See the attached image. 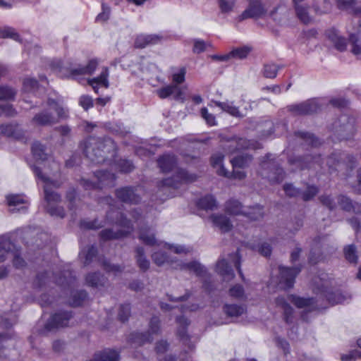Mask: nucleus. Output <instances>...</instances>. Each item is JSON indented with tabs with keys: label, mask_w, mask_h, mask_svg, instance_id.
Masks as SVG:
<instances>
[{
	"label": "nucleus",
	"mask_w": 361,
	"mask_h": 361,
	"mask_svg": "<svg viewBox=\"0 0 361 361\" xmlns=\"http://www.w3.org/2000/svg\"><path fill=\"white\" fill-rule=\"evenodd\" d=\"M161 37L157 35H140L135 41V46L137 48H144L147 45L155 44L159 42Z\"/></svg>",
	"instance_id": "26"
},
{
	"label": "nucleus",
	"mask_w": 361,
	"mask_h": 361,
	"mask_svg": "<svg viewBox=\"0 0 361 361\" xmlns=\"http://www.w3.org/2000/svg\"><path fill=\"white\" fill-rule=\"evenodd\" d=\"M259 173L272 184L281 183L285 177L283 170L279 167L277 162L270 159V156H267L262 161Z\"/></svg>",
	"instance_id": "8"
},
{
	"label": "nucleus",
	"mask_w": 361,
	"mask_h": 361,
	"mask_svg": "<svg viewBox=\"0 0 361 361\" xmlns=\"http://www.w3.org/2000/svg\"><path fill=\"white\" fill-rule=\"evenodd\" d=\"M259 127L261 128V136L262 137H267L272 134L274 125L271 121H266L263 122Z\"/></svg>",
	"instance_id": "58"
},
{
	"label": "nucleus",
	"mask_w": 361,
	"mask_h": 361,
	"mask_svg": "<svg viewBox=\"0 0 361 361\" xmlns=\"http://www.w3.org/2000/svg\"><path fill=\"white\" fill-rule=\"evenodd\" d=\"M35 174L44 183V199L47 202V210L51 216L63 218L65 212L62 207L57 204L61 200V196L53 190V188H58L61 185V183L57 180H52L49 177L44 175L39 168L34 170Z\"/></svg>",
	"instance_id": "3"
},
{
	"label": "nucleus",
	"mask_w": 361,
	"mask_h": 361,
	"mask_svg": "<svg viewBox=\"0 0 361 361\" xmlns=\"http://www.w3.org/2000/svg\"><path fill=\"white\" fill-rule=\"evenodd\" d=\"M229 295L237 300H244L246 298L245 290L242 285L235 284L230 288Z\"/></svg>",
	"instance_id": "48"
},
{
	"label": "nucleus",
	"mask_w": 361,
	"mask_h": 361,
	"mask_svg": "<svg viewBox=\"0 0 361 361\" xmlns=\"http://www.w3.org/2000/svg\"><path fill=\"white\" fill-rule=\"evenodd\" d=\"M86 283L93 288H99L107 284V279L100 273H90L85 278Z\"/></svg>",
	"instance_id": "23"
},
{
	"label": "nucleus",
	"mask_w": 361,
	"mask_h": 361,
	"mask_svg": "<svg viewBox=\"0 0 361 361\" xmlns=\"http://www.w3.org/2000/svg\"><path fill=\"white\" fill-rule=\"evenodd\" d=\"M161 332L160 319L154 316L149 324V330L146 332H134L130 335V341L135 346H141L145 343H151L154 336Z\"/></svg>",
	"instance_id": "7"
},
{
	"label": "nucleus",
	"mask_w": 361,
	"mask_h": 361,
	"mask_svg": "<svg viewBox=\"0 0 361 361\" xmlns=\"http://www.w3.org/2000/svg\"><path fill=\"white\" fill-rule=\"evenodd\" d=\"M114 212H109L107 214V218L111 219V221L120 225L122 227L126 228V231H119L118 232H114L111 229H104L100 232V237L104 240H108L111 239H117L127 235L133 230V226L130 220L127 219L122 214L116 212V215H119L116 220L111 217Z\"/></svg>",
	"instance_id": "9"
},
{
	"label": "nucleus",
	"mask_w": 361,
	"mask_h": 361,
	"mask_svg": "<svg viewBox=\"0 0 361 361\" xmlns=\"http://www.w3.org/2000/svg\"><path fill=\"white\" fill-rule=\"evenodd\" d=\"M94 177L97 178V183L82 178L80 180V185L85 190L103 189L111 188L115 185L116 176L114 173L101 170L94 173Z\"/></svg>",
	"instance_id": "10"
},
{
	"label": "nucleus",
	"mask_w": 361,
	"mask_h": 361,
	"mask_svg": "<svg viewBox=\"0 0 361 361\" xmlns=\"http://www.w3.org/2000/svg\"><path fill=\"white\" fill-rule=\"evenodd\" d=\"M350 41L352 42V52L361 59V32L357 35H350Z\"/></svg>",
	"instance_id": "44"
},
{
	"label": "nucleus",
	"mask_w": 361,
	"mask_h": 361,
	"mask_svg": "<svg viewBox=\"0 0 361 361\" xmlns=\"http://www.w3.org/2000/svg\"><path fill=\"white\" fill-rule=\"evenodd\" d=\"M38 87V82L35 79L26 78L23 81V90L27 92H32Z\"/></svg>",
	"instance_id": "59"
},
{
	"label": "nucleus",
	"mask_w": 361,
	"mask_h": 361,
	"mask_svg": "<svg viewBox=\"0 0 361 361\" xmlns=\"http://www.w3.org/2000/svg\"><path fill=\"white\" fill-rule=\"evenodd\" d=\"M158 165L164 173L175 172L173 177L165 178L159 183L158 187L161 190L166 188H178L180 184L192 183L196 179L194 174L177 167V160L173 155H163L158 159Z\"/></svg>",
	"instance_id": "1"
},
{
	"label": "nucleus",
	"mask_w": 361,
	"mask_h": 361,
	"mask_svg": "<svg viewBox=\"0 0 361 361\" xmlns=\"http://www.w3.org/2000/svg\"><path fill=\"white\" fill-rule=\"evenodd\" d=\"M224 312L229 317H239L245 313V307L240 305H225L224 306Z\"/></svg>",
	"instance_id": "36"
},
{
	"label": "nucleus",
	"mask_w": 361,
	"mask_h": 361,
	"mask_svg": "<svg viewBox=\"0 0 361 361\" xmlns=\"http://www.w3.org/2000/svg\"><path fill=\"white\" fill-rule=\"evenodd\" d=\"M180 269L192 271L199 276H204L207 274V271L204 267L195 261L189 263L181 264L180 265Z\"/></svg>",
	"instance_id": "32"
},
{
	"label": "nucleus",
	"mask_w": 361,
	"mask_h": 361,
	"mask_svg": "<svg viewBox=\"0 0 361 361\" xmlns=\"http://www.w3.org/2000/svg\"><path fill=\"white\" fill-rule=\"evenodd\" d=\"M283 190L286 194L290 197H299L301 194V191L292 184L284 185Z\"/></svg>",
	"instance_id": "64"
},
{
	"label": "nucleus",
	"mask_w": 361,
	"mask_h": 361,
	"mask_svg": "<svg viewBox=\"0 0 361 361\" xmlns=\"http://www.w3.org/2000/svg\"><path fill=\"white\" fill-rule=\"evenodd\" d=\"M319 109L320 104L316 99L308 100L305 102L289 106V110L293 114L298 116L316 113Z\"/></svg>",
	"instance_id": "15"
},
{
	"label": "nucleus",
	"mask_w": 361,
	"mask_h": 361,
	"mask_svg": "<svg viewBox=\"0 0 361 361\" xmlns=\"http://www.w3.org/2000/svg\"><path fill=\"white\" fill-rule=\"evenodd\" d=\"M251 50V47L248 46H244L240 48L235 49L230 52L231 57V59H244L249 54Z\"/></svg>",
	"instance_id": "52"
},
{
	"label": "nucleus",
	"mask_w": 361,
	"mask_h": 361,
	"mask_svg": "<svg viewBox=\"0 0 361 361\" xmlns=\"http://www.w3.org/2000/svg\"><path fill=\"white\" fill-rule=\"evenodd\" d=\"M16 91L8 86L0 87V100H12L15 98Z\"/></svg>",
	"instance_id": "50"
},
{
	"label": "nucleus",
	"mask_w": 361,
	"mask_h": 361,
	"mask_svg": "<svg viewBox=\"0 0 361 361\" xmlns=\"http://www.w3.org/2000/svg\"><path fill=\"white\" fill-rule=\"evenodd\" d=\"M32 152L37 159L45 160L47 157L46 147L39 142H35L32 147Z\"/></svg>",
	"instance_id": "46"
},
{
	"label": "nucleus",
	"mask_w": 361,
	"mask_h": 361,
	"mask_svg": "<svg viewBox=\"0 0 361 361\" xmlns=\"http://www.w3.org/2000/svg\"><path fill=\"white\" fill-rule=\"evenodd\" d=\"M72 317L70 312H59L52 315L46 323L44 327L47 331H51L56 329L66 326Z\"/></svg>",
	"instance_id": "13"
},
{
	"label": "nucleus",
	"mask_w": 361,
	"mask_h": 361,
	"mask_svg": "<svg viewBox=\"0 0 361 361\" xmlns=\"http://www.w3.org/2000/svg\"><path fill=\"white\" fill-rule=\"evenodd\" d=\"M223 148L228 153L244 149H258L261 148L260 144L253 140H249L243 137H231L225 144L222 145Z\"/></svg>",
	"instance_id": "11"
},
{
	"label": "nucleus",
	"mask_w": 361,
	"mask_h": 361,
	"mask_svg": "<svg viewBox=\"0 0 361 361\" xmlns=\"http://www.w3.org/2000/svg\"><path fill=\"white\" fill-rule=\"evenodd\" d=\"M6 200L8 204L10 207H18L17 210L18 212H25L27 210V207L26 204L27 203V200L22 195H10L6 197Z\"/></svg>",
	"instance_id": "28"
},
{
	"label": "nucleus",
	"mask_w": 361,
	"mask_h": 361,
	"mask_svg": "<svg viewBox=\"0 0 361 361\" xmlns=\"http://www.w3.org/2000/svg\"><path fill=\"white\" fill-rule=\"evenodd\" d=\"M345 259L350 263L356 264L357 262V255L356 247L354 245H349L343 249Z\"/></svg>",
	"instance_id": "45"
},
{
	"label": "nucleus",
	"mask_w": 361,
	"mask_h": 361,
	"mask_svg": "<svg viewBox=\"0 0 361 361\" xmlns=\"http://www.w3.org/2000/svg\"><path fill=\"white\" fill-rule=\"evenodd\" d=\"M197 206L204 210H214L217 208V203L212 195H206L199 200Z\"/></svg>",
	"instance_id": "34"
},
{
	"label": "nucleus",
	"mask_w": 361,
	"mask_h": 361,
	"mask_svg": "<svg viewBox=\"0 0 361 361\" xmlns=\"http://www.w3.org/2000/svg\"><path fill=\"white\" fill-rule=\"evenodd\" d=\"M216 271L220 274L225 281H229L235 276L233 269L224 258L219 259L216 262Z\"/></svg>",
	"instance_id": "22"
},
{
	"label": "nucleus",
	"mask_w": 361,
	"mask_h": 361,
	"mask_svg": "<svg viewBox=\"0 0 361 361\" xmlns=\"http://www.w3.org/2000/svg\"><path fill=\"white\" fill-rule=\"evenodd\" d=\"M115 194L120 201L127 204H136L141 200L137 188L123 187L117 189Z\"/></svg>",
	"instance_id": "12"
},
{
	"label": "nucleus",
	"mask_w": 361,
	"mask_h": 361,
	"mask_svg": "<svg viewBox=\"0 0 361 361\" xmlns=\"http://www.w3.org/2000/svg\"><path fill=\"white\" fill-rule=\"evenodd\" d=\"M210 219L214 226L218 227L221 232H228L233 228L230 219L224 214H212Z\"/></svg>",
	"instance_id": "21"
},
{
	"label": "nucleus",
	"mask_w": 361,
	"mask_h": 361,
	"mask_svg": "<svg viewBox=\"0 0 361 361\" xmlns=\"http://www.w3.org/2000/svg\"><path fill=\"white\" fill-rule=\"evenodd\" d=\"M13 247L8 238H0V262L5 260L6 255L12 250Z\"/></svg>",
	"instance_id": "38"
},
{
	"label": "nucleus",
	"mask_w": 361,
	"mask_h": 361,
	"mask_svg": "<svg viewBox=\"0 0 361 361\" xmlns=\"http://www.w3.org/2000/svg\"><path fill=\"white\" fill-rule=\"evenodd\" d=\"M57 75L63 78H68L77 80L79 83L83 84L86 80L85 75H91V69H56Z\"/></svg>",
	"instance_id": "18"
},
{
	"label": "nucleus",
	"mask_w": 361,
	"mask_h": 361,
	"mask_svg": "<svg viewBox=\"0 0 361 361\" xmlns=\"http://www.w3.org/2000/svg\"><path fill=\"white\" fill-rule=\"evenodd\" d=\"M252 157L245 154L233 158L231 161L234 169L245 168L251 162Z\"/></svg>",
	"instance_id": "41"
},
{
	"label": "nucleus",
	"mask_w": 361,
	"mask_h": 361,
	"mask_svg": "<svg viewBox=\"0 0 361 361\" xmlns=\"http://www.w3.org/2000/svg\"><path fill=\"white\" fill-rule=\"evenodd\" d=\"M116 145L109 137H90L85 142L84 152L86 157L95 164H101L114 155Z\"/></svg>",
	"instance_id": "2"
},
{
	"label": "nucleus",
	"mask_w": 361,
	"mask_h": 361,
	"mask_svg": "<svg viewBox=\"0 0 361 361\" xmlns=\"http://www.w3.org/2000/svg\"><path fill=\"white\" fill-rule=\"evenodd\" d=\"M224 155L221 152L214 153L211 157V163L213 167L216 169L219 175L228 176V171L223 166Z\"/></svg>",
	"instance_id": "29"
},
{
	"label": "nucleus",
	"mask_w": 361,
	"mask_h": 361,
	"mask_svg": "<svg viewBox=\"0 0 361 361\" xmlns=\"http://www.w3.org/2000/svg\"><path fill=\"white\" fill-rule=\"evenodd\" d=\"M327 37L334 43L336 48L339 51H343L346 48L345 40L339 36L334 29L329 30L326 32Z\"/></svg>",
	"instance_id": "30"
},
{
	"label": "nucleus",
	"mask_w": 361,
	"mask_h": 361,
	"mask_svg": "<svg viewBox=\"0 0 361 361\" xmlns=\"http://www.w3.org/2000/svg\"><path fill=\"white\" fill-rule=\"evenodd\" d=\"M31 121L35 126H49L57 123L58 118L48 106L47 109L36 114Z\"/></svg>",
	"instance_id": "17"
},
{
	"label": "nucleus",
	"mask_w": 361,
	"mask_h": 361,
	"mask_svg": "<svg viewBox=\"0 0 361 361\" xmlns=\"http://www.w3.org/2000/svg\"><path fill=\"white\" fill-rule=\"evenodd\" d=\"M225 208L227 213L233 215H243V212H245L242 209L241 204L235 200H230L226 202Z\"/></svg>",
	"instance_id": "39"
},
{
	"label": "nucleus",
	"mask_w": 361,
	"mask_h": 361,
	"mask_svg": "<svg viewBox=\"0 0 361 361\" xmlns=\"http://www.w3.org/2000/svg\"><path fill=\"white\" fill-rule=\"evenodd\" d=\"M152 259L157 266H161L165 263L173 262L166 253L161 251L154 252L152 255Z\"/></svg>",
	"instance_id": "47"
},
{
	"label": "nucleus",
	"mask_w": 361,
	"mask_h": 361,
	"mask_svg": "<svg viewBox=\"0 0 361 361\" xmlns=\"http://www.w3.org/2000/svg\"><path fill=\"white\" fill-rule=\"evenodd\" d=\"M236 0H219V8L221 13L229 14L235 9Z\"/></svg>",
	"instance_id": "42"
},
{
	"label": "nucleus",
	"mask_w": 361,
	"mask_h": 361,
	"mask_svg": "<svg viewBox=\"0 0 361 361\" xmlns=\"http://www.w3.org/2000/svg\"><path fill=\"white\" fill-rule=\"evenodd\" d=\"M135 257L138 267L143 271H147L149 267V262L145 256V251L142 247H137L135 250Z\"/></svg>",
	"instance_id": "35"
},
{
	"label": "nucleus",
	"mask_w": 361,
	"mask_h": 361,
	"mask_svg": "<svg viewBox=\"0 0 361 361\" xmlns=\"http://www.w3.org/2000/svg\"><path fill=\"white\" fill-rule=\"evenodd\" d=\"M318 191L319 190L316 186L308 185L306 188L305 191L301 192L300 196H301L302 200L309 201L312 200L318 193Z\"/></svg>",
	"instance_id": "55"
},
{
	"label": "nucleus",
	"mask_w": 361,
	"mask_h": 361,
	"mask_svg": "<svg viewBox=\"0 0 361 361\" xmlns=\"http://www.w3.org/2000/svg\"><path fill=\"white\" fill-rule=\"evenodd\" d=\"M1 133L7 137H18V126L14 124H3L0 127Z\"/></svg>",
	"instance_id": "43"
},
{
	"label": "nucleus",
	"mask_w": 361,
	"mask_h": 361,
	"mask_svg": "<svg viewBox=\"0 0 361 361\" xmlns=\"http://www.w3.org/2000/svg\"><path fill=\"white\" fill-rule=\"evenodd\" d=\"M108 75H109V74H108L107 69H105L104 71H103L102 72V73L100 74V75L99 77L94 78L92 79H88L87 81V83L90 85H91L92 87V88L94 89V90L97 92V86L95 85V84L102 85L106 88L109 87V82L107 80Z\"/></svg>",
	"instance_id": "33"
},
{
	"label": "nucleus",
	"mask_w": 361,
	"mask_h": 361,
	"mask_svg": "<svg viewBox=\"0 0 361 361\" xmlns=\"http://www.w3.org/2000/svg\"><path fill=\"white\" fill-rule=\"evenodd\" d=\"M215 105L221 108L224 111H226L233 116H240L238 108L233 105L232 102H215Z\"/></svg>",
	"instance_id": "37"
},
{
	"label": "nucleus",
	"mask_w": 361,
	"mask_h": 361,
	"mask_svg": "<svg viewBox=\"0 0 361 361\" xmlns=\"http://www.w3.org/2000/svg\"><path fill=\"white\" fill-rule=\"evenodd\" d=\"M130 313V307L129 305H121V307L119 308V312L118 314V319L122 322H125L126 321L128 320Z\"/></svg>",
	"instance_id": "60"
},
{
	"label": "nucleus",
	"mask_w": 361,
	"mask_h": 361,
	"mask_svg": "<svg viewBox=\"0 0 361 361\" xmlns=\"http://www.w3.org/2000/svg\"><path fill=\"white\" fill-rule=\"evenodd\" d=\"M267 8L258 0L250 2L249 6L239 16L240 20L247 18H257L262 17L266 12Z\"/></svg>",
	"instance_id": "16"
},
{
	"label": "nucleus",
	"mask_w": 361,
	"mask_h": 361,
	"mask_svg": "<svg viewBox=\"0 0 361 361\" xmlns=\"http://www.w3.org/2000/svg\"><path fill=\"white\" fill-rule=\"evenodd\" d=\"M288 301L291 302L298 308H308L310 310L315 307V301L312 298H305L294 295H288L287 299L283 296L276 298V305L283 310L284 319L286 323L292 322L293 313V309Z\"/></svg>",
	"instance_id": "5"
},
{
	"label": "nucleus",
	"mask_w": 361,
	"mask_h": 361,
	"mask_svg": "<svg viewBox=\"0 0 361 361\" xmlns=\"http://www.w3.org/2000/svg\"><path fill=\"white\" fill-rule=\"evenodd\" d=\"M296 135L304 140L308 145L312 147H317L318 145H319V140L311 133L298 132Z\"/></svg>",
	"instance_id": "56"
},
{
	"label": "nucleus",
	"mask_w": 361,
	"mask_h": 361,
	"mask_svg": "<svg viewBox=\"0 0 361 361\" xmlns=\"http://www.w3.org/2000/svg\"><path fill=\"white\" fill-rule=\"evenodd\" d=\"M319 200L322 204L326 206L330 210H333L336 208L338 204L337 202H336L335 200L329 195H322L319 197Z\"/></svg>",
	"instance_id": "61"
},
{
	"label": "nucleus",
	"mask_w": 361,
	"mask_h": 361,
	"mask_svg": "<svg viewBox=\"0 0 361 361\" xmlns=\"http://www.w3.org/2000/svg\"><path fill=\"white\" fill-rule=\"evenodd\" d=\"M139 239L147 245H154L157 241L155 238L154 233L149 228H141L139 233Z\"/></svg>",
	"instance_id": "31"
},
{
	"label": "nucleus",
	"mask_w": 361,
	"mask_h": 361,
	"mask_svg": "<svg viewBox=\"0 0 361 361\" xmlns=\"http://www.w3.org/2000/svg\"><path fill=\"white\" fill-rule=\"evenodd\" d=\"M295 11L299 19L304 23H309L312 21V17L310 16L306 7L305 0H293Z\"/></svg>",
	"instance_id": "24"
},
{
	"label": "nucleus",
	"mask_w": 361,
	"mask_h": 361,
	"mask_svg": "<svg viewBox=\"0 0 361 361\" xmlns=\"http://www.w3.org/2000/svg\"><path fill=\"white\" fill-rule=\"evenodd\" d=\"M326 297L332 305L343 303L347 300V298L340 292L332 293Z\"/></svg>",
	"instance_id": "57"
},
{
	"label": "nucleus",
	"mask_w": 361,
	"mask_h": 361,
	"mask_svg": "<svg viewBox=\"0 0 361 361\" xmlns=\"http://www.w3.org/2000/svg\"><path fill=\"white\" fill-rule=\"evenodd\" d=\"M337 6L340 10L346 11L356 17H361V7L356 6L354 0H338Z\"/></svg>",
	"instance_id": "25"
},
{
	"label": "nucleus",
	"mask_w": 361,
	"mask_h": 361,
	"mask_svg": "<svg viewBox=\"0 0 361 361\" xmlns=\"http://www.w3.org/2000/svg\"><path fill=\"white\" fill-rule=\"evenodd\" d=\"M185 69H177L171 75V84L164 86L156 90L157 94L161 99H166L169 97L177 101L184 100V89L180 87L185 80Z\"/></svg>",
	"instance_id": "4"
},
{
	"label": "nucleus",
	"mask_w": 361,
	"mask_h": 361,
	"mask_svg": "<svg viewBox=\"0 0 361 361\" xmlns=\"http://www.w3.org/2000/svg\"><path fill=\"white\" fill-rule=\"evenodd\" d=\"M337 203L341 208L345 211L358 213L360 211V205L357 203H353L352 200L345 195H339L336 197Z\"/></svg>",
	"instance_id": "27"
},
{
	"label": "nucleus",
	"mask_w": 361,
	"mask_h": 361,
	"mask_svg": "<svg viewBox=\"0 0 361 361\" xmlns=\"http://www.w3.org/2000/svg\"><path fill=\"white\" fill-rule=\"evenodd\" d=\"M314 6L315 12L319 14L327 13L331 9L329 0H317Z\"/></svg>",
	"instance_id": "49"
},
{
	"label": "nucleus",
	"mask_w": 361,
	"mask_h": 361,
	"mask_svg": "<svg viewBox=\"0 0 361 361\" xmlns=\"http://www.w3.org/2000/svg\"><path fill=\"white\" fill-rule=\"evenodd\" d=\"M55 283L61 286L64 290L70 292L71 295V300L69 302L71 306L78 307L81 305L87 296L85 290H72L75 286V279L69 269L64 270L61 273V276L56 278ZM66 294H68V293Z\"/></svg>",
	"instance_id": "6"
},
{
	"label": "nucleus",
	"mask_w": 361,
	"mask_h": 361,
	"mask_svg": "<svg viewBox=\"0 0 361 361\" xmlns=\"http://www.w3.org/2000/svg\"><path fill=\"white\" fill-rule=\"evenodd\" d=\"M324 238L318 236L312 240V245L311 247L309 262L314 264L320 262L322 259V245L323 243Z\"/></svg>",
	"instance_id": "20"
},
{
	"label": "nucleus",
	"mask_w": 361,
	"mask_h": 361,
	"mask_svg": "<svg viewBox=\"0 0 361 361\" xmlns=\"http://www.w3.org/2000/svg\"><path fill=\"white\" fill-rule=\"evenodd\" d=\"M0 37L3 38H11L16 42H21L22 39L19 34L16 32V30L13 28L11 27H6L3 30H0Z\"/></svg>",
	"instance_id": "51"
},
{
	"label": "nucleus",
	"mask_w": 361,
	"mask_h": 361,
	"mask_svg": "<svg viewBox=\"0 0 361 361\" xmlns=\"http://www.w3.org/2000/svg\"><path fill=\"white\" fill-rule=\"evenodd\" d=\"M176 321L180 326L178 331V336L182 340H188V335L185 331V327L189 324L188 319L184 317H180L177 318Z\"/></svg>",
	"instance_id": "54"
},
{
	"label": "nucleus",
	"mask_w": 361,
	"mask_h": 361,
	"mask_svg": "<svg viewBox=\"0 0 361 361\" xmlns=\"http://www.w3.org/2000/svg\"><path fill=\"white\" fill-rule=\"evenodd\" d=\"M118 166L121 172L129 173L134 169L132 161L127 159H121L118 163Z\"/></svg>",
	"instance_id": "63"
},
{
	"label": "nucleus",
	"mask_w": 361,
	"mask_h": 361,
	"mask_svg": "<svg viewBox=\"0 0 361 361\" xmlns=\"http://www.w3.org/2000/svg\"><path fill=\"white\" fill-rule=\"evenodd\" d=\"M243 215L253 221L259 220L263 217V208L259 205L250 207L243 212Z\"/></svg>",
	"instance_id": "40"
},
{
	"label": "nucleus",
	"mask_w": 361,
	"mask_h": 361,
	"mask_svg": "<svg viewBox=\"0 0 361 361\" xmlns=\"http://www.w3.org/2000/svg\"><path fill=\"white\" fill-rule=\"evenodd\" d=\"M47 104L51 109V112L54 114V112H56L57 114V116H56L58 119L59 118H63L66 117V111L63 107H61L57 102H56L54 99H49Z\"/></svg>",
	"instance_id": "53"
},
{
	"label": "nucleus",
	"mask_w": 361,
	"mask_h": 361,
	"mask_svg": "<svg viewBox=\"0 0 361 361\" xmlns=\"http://www.w3.org/2000/svg\"><path fill=\"white\" fill-rule=\"evenodd\" d=\"M79 104L87 111L93 106V99L89 95H82L79 98Z\"/></svg>",
	"instance_id": "62"
},
{
	"label": "nucleus",
	"mask_w": 361,
	"mask_h": 361,
	"mask_svg": "<svg viewBox=\"0 0 361 361\" xmlns=\"http://www.w3.org/2000/svg\"><path fill=\"white\" fill-rule=\"evenodd\" d=\"M321 159L319 157H312L307 155L304 158H297L295 159H290L289 162L292 165H295L300 169L315 168V165L320 166Z\"/></svg>",
	"instance_id": "19"
},
{
	"label": "nucleus",
	"mask_w": 361,
	"mask_h": 361,
	"mask_svg": "<svg viewBox=\"0 0 361 361\" xmlns=\"http://www.w3.org/2000/svg\"><path fill=\"white\" fill-rule=\"evenodd\" d=\"M280 280L279 285L282 288L286 289L293 286L295 276L300 271L299 267L288 268L279 267Z\"/></svg>",
	"instance_id": "14"
}]
</instances>
